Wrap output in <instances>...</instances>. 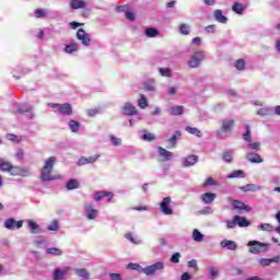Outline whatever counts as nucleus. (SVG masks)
<instances>
[{
	"label": "nucleus",
	"mask_w": 280,
	"mask_h": 280,
	"mask_svg": "<svg viewBox=\"0 0 280 280\" xmlns=\"http://www.w3.org/2000/svg\"><path fill=\"white\" fill-rule=\"evenodd\" d=\"M171 264H180V253H175L171 259Z\"/></svg>",
	"instance_id": "48"
},
{
	"label": "nucleus",
	"mask_w": 280,
	"mask_h": 280,
	"mask_svg": "<svg viewBox=\"0 0 280 280\" xmlns=\"http://www.w3.org/2000/svg\"><path fill=\"white\" fill-rule=\"evenodd\" d=\"M168 113L172 116L183 115V113H185V107L183 105L175 106V107H170Z\"/></svg>",
	"instance_id": "23"
},
{
	"label": "nucleus",
	"mask_w": 280,
	"mask_h": 280,
	"mask_svg": "<svg viewBox=\"0 0 280 280\" xmlns=\"http://www.w3.org/2000/svg\"><path fill=\"white\" fill-rule=\"evenodd\" d=\"M247 246H249V253L252 255H259V253H266L268 250V244L260 243L259 241H249Z\"/></svg>",
	"instance_id": "4"
},
{
	"label": "nucleus",
	"mask_w": 280,
	"mask_h": 280,
	"mask_svg": "<svg viewBox=\"0 0 280 280\" xmlns=\"http://www.w3.org/2000/svg\"><path fill=\"white\" fill-rule=\"evenodd\" d=\"M80 46L77 43H71L65 47L66 54H73V51H78Z\"/></svg>",
	"instance_id": "33"
},
{
	"label": "nucleus",
	"mask_w": 280,
	"mask_h": 280,
	"mask_svg": "<svg viewBox=\"0 0 280 280\" xmlns=\"http://www.w3.org/2000/svg\"><path fill=\"white\" fill-rule=\"evenodd\" d=\"M179 32L180 34H183L184 36H189V26L185 23H182L179 25Z\"/></svg>",
	"instance_id": "46"
},
{
	"label": "nucleus",
	"mask_w": 280,
	"mask_h": 280,
	"mask_svg": "<svg viewBox=\"0 0 280 280\" xmlns=\"http://www.w3.org/2000/svg\"><path fill=\"white\" fill-rule=\"evenodd\" d=\"M75 275H78V277H82L83 279L90 278L89 271H86V269H75Z\"/></svg>",
	"instance_id": "45"
},
{
	"label": "nucleus",
	"mask_w": 280,
	"mask_h": 280,
	"mask_svg": "<svg viewBox=\"0 0 280 280\" xmlns=\"http://www.w3.org/2000/svg\"><path fill=\"white\" fill-rule=\"evenodd\" d=\"M209 270H210V279L212 280L220 275V271L215 269V267H210Z\"/></svg>",
	"instance_id": "50"
},
{
	"label": "nucleus",
	"mask_w": 280,
	"mask_h": 280,
	"mask_svg": "<svg viewBox=\"0 0 280 280\" xmlns=\"http://www.w3.org/2000/svg\"><path fill=\"white\" fill-rule=\"evenodd\" d=\"M97 113H98V109H96V108L88 109L89 117H95V115H97Z\"/></svg>",
	"instance_id": "61"
},
{
	"label": "nucleus",
	"mask_w": 280,
	"mask_h": 280,
	"mask_svg": "<svg viewBox=\"0 0 280 280\" xmlns=\"http://www.w3.org/2000/svg\"><path fill=\"white\" fill-rule=\"evenodd\" d=\"M58 229H60V225L58 224V221H52L48 225V231H58Z\"/></svg>",
	"instance_id": "52"
},
{
	"label": "nucleus",
	"mask_w": 280,
	"mask_h": 280,
	"mask_svg": "<svg viewBox=\"0 0 280 280\" xmlns=\"http://www.w3.org/2000/svg\"><path fill=\"white\" fill-rule=\"evenodd\" d=\"M241 191H260L261 189V186L259 185H255V184H247L245 186H242L241 188Z\"/></svg>",
	"instance_id": "24"
},
{
	"label": "nucleus",
	"mask_w": 280,
	"mask_h": 280,
	"mask_svg": "<svg viewBox=\"0 0 280 280\" xmlns=\"http://www.w3.org/2000/svg\"><path fill=\"white\" fill-rule=\"evenodd\" d=\"M220 244L222 248H228V250H237V243L235 241L223 240Z\"/></svg>",
	"instance_id": "16"
},
{
	"label": "nucleus",
	"mask_w": 280,
	"mask_h": 280,
	"mask_svg": "<svg viewBox=\"0 0 280 280\" xmlns=\"http://www.w3.org/2000/svg\"><path fill=\"white\" fill-rule=\"evenodd\" d=\"M232 10L236 14H242V12H244V4H242L241 2H235L232 7Z\"/></svg>",
	"instance_id": "43"
},
{
	"label": "nucleus",
	"mask_w": 280,
	"mask_h": 280,
	"mask_svg": "<svg viewBox=\"0 0 280 280\" xmlns=\"http://www.w3.org/2000/svg\"><path fill=\"white\" fill-rule=\"evenodd\" d=\"M279 256L273 258H262L259 260L260 266H270V264L279 262Z\"/></svg>",
	"instance_id": "26"
},
{
	"label": "nucleus",
	"mask_w": 280,
	"mask_h": 280,
	"mask_svg": "<svg viewBox=\"0 0 280 280\" xmlns=\"http://www.w3.org/2000/svg\"><path fill=\"white\" fill-rule=\"evenodd\" d=\"M160 73L165 78H170V75H172V72L168 68H160Z\"/></svg>",
	"instance_id": "53"
},
{
	"label": "nucleus",
	"mask_w": 280,
	"mask_h": 280,
	"mask_svg": "<svg viewBox=\"0 0 280 280\" xmlns=\"http://www.w3.org/2000/svg\"><path fill=\"white\" fill-rule=\"evenodd\" d=\"M198 163V155H189L185 162L184 165L185 167H190L191 165H196Z\"/></svg>",
	"instance_id": "28"
},
{
	"label": "nucleus",
	"mask_w": 280,
	"mask_h": 280,
	"mask_svg": "<svg viewBox=\"0 0 280 280\" xmlns=\"http://www.w3.org/2000/svg\"><path fill=\"white\" fill-rule=\"evenodd\" d=\"M234 67L237 71H244L246 69V61L244 59H238L234 62Z\"/></svg>",
	"instance_id": "38"
},
{
	"label": "nucleus",
	"mask_w": 280,
	"mask_h": 280,
	"mask_svg": "<svg viewBox=\"0 0 280 280\" xmlns=\"http://www.w3.org/2000/svg\"><path fill=\"white\" fill-rule=\"evenodd\" d=\"M15 156L19 161H23V159H25V151L23 149H18Z\"/></svg>",
	"instance_id": "54"
},
{
	"label": "nucleus",
	"mask_w": 280,
	"mask_h": 280,
	"mask_svg": "<svg viewBox=\"0 0 280 280\" xmlns=\"http://www.w3.org/2000/svg\"><path fill=\"white\" fill-rule=\"evenodd\" d=\"M122 113L124 115H127V116H132V115H137V107H135L132 104L130 103H126L124 106H122Z\"/></svg>",
	"instance_id": "15"
},
{
	"label": "nucleus",
	"mask_w": 280,
	"mask_h": 280,
	"mask_svg": "<svg viewBox=\"0 0 280 280\" xmlns=\"http://www.w3.org/2000/svg\"><path fill=\"white\" fill-rule=\"evenodd\" d=\"M4 226L9 231H14V229H23V221H16L15 219H7L4 221Z\"/></svg>",
	"instance_id": "8"
},
{
	"label": "nucleus",
	"mask_w": 280,
	"mask_h": 280,
	"mask_svg": "<svg viewBox=\"0 0 280 280\" xmlns=\"http://www.w3.org/2000/svg\"><path fill=\"white\" fill-rule=\"evenodd\" d=\"M176 137H183V132L176 131V133L173 135V136L168 139V143H171V148H176V141H177V138H176Z\"/></svg>",
	"instance_id": "41"
},
{
	"label": "nucleus",
	"mask_w": 280,
	"mask_h": 280,
	"mask_svg": "<svg viewBox=\"0 0 280 280\" xmlns=\"http://www.w3.org/2000/svg\"><path fill=\"white\" fill-rule=\"evenodd\" d=\"M245 130L246 132L243 135V139L244 141H247V143H250V141L253 140V138L250 137V126L246 125Z\"/></svg>",
	"instance_id": "44"
},
{
	"label": "nucleus",
	"mask_w": 280,
	"mask_h": 280,
	"mask_svg": "<svg viewBox=\"0 0 280 280\" xmlns=\"http://www.w3.org/2000/svg\"><path fill=\"white\" fill-rule=\"evenodd\" d=\"M81 126L82 125H80V122L77 120L71 119L69 121V128H70L71 132H80Z\"/></svg>",
	"instance_id": "31"
},
{
	"label": "nucleus",
	"mask_w": 280,
	"mask_h": 280,
	"mask_svg": "<svg viewBox=\"0 0 280 280\" xmlns=\"http://www.w3.org/2000/svg\"><path fill=\"white\" fill-rule=\"evenodd\" d=\"M9 174H11V176L27 177V176H30V170H27L25 167H19V166L13 165L11 171L9 172Z\"/></svg>",
	"instance_id": "10"
},
{
	"label": "nucleus",
	"mask_w": 280,
	"mask_h": 280,
	"mask_svg": "<svg viewBox=\"0 0 280 280\" xmlns=\"http://www.w3.org/2000/svg\"><path fill=\"white\" fill-rule=\"evenodd\" d=\"M138 106H140V108H148V98L145 97V95L140 94V98L138 100Z\"/></svg>",
	"instance_id": "42"
},
{
	"label": "nucleus",
	"mask_w": 280,
	"mask_h": 280,
	"mask_svg": "<svg viewBox=\"0 0 280 280\" xmlns=\"http://www.w3.org/2000/svg\"><path fill=\"white\" fill-rule=\"evenodd\" d=\"M217 198L218 195H215V192H205L203 195H201V200L206 205H211V202H213V200H215Z\"/></svg>",
	"instance_id": "17"
},
{
	"label": "nucleus",
	"mask_w": 280,
	"mask_h": 280,
	"mask_svg": "<svg viewBox=\"0 0 280 280\" xmlns=\"http://www.w3.org/2000/svg\"><path fill=\"white\" fill-rule=\"evenodd\" d=\"M202 60H205V54L197 51L192 55V57L188 61V66L190 67V69H198Z\"/></svg>",
	"instance_id": "5"
},
{
	"label": "nucleus",
	"mask_w": 280,
	"mask_h": 280,
	"mask_svg": "<svg viewBox=\"0 0 280 280\" xmlns=\"http://www.w3.org/2000/svg\"><path fill=\"white\" fill-rule=\"evenodd\" d=\"M7 139L13 143H21L23 141V137L16 136L14 133H8Z\"/></svg>",
	"instance_id": "37"
},
{
	"label": "nucleus",
	"mask_w": 280,
	"mask_h": 280,
	"mask_svg": "<svg viewBox=\"0 0 280 280\" xmlns=\"http://www.w3.org/2000/svg\"><path fill=\"white\" fill-rule=\"evenodd\" d=\"M233 128H235V120L234 119L222 121L221 130L223 132H232Z\"/></svg>",
	"instance_id": "13"
},
{
	"label": "nucleus",
	"mask_w": 280,
	"mask_h": 280,
	"mask_svg": "<svg viewBox=\"0 0 280 280\" xmlns=\"http://www.w3.org/2000/svg\"><path fill=\"white\" fill-rule=\"evenodd\" d=\"M214 19L218 23H226V21H229V19L222 14V10L214 11Z\"/></svg>",
	"instance_id": "27"
},
{
	"label": "nucleus",
	"mask_w": 280,
	"mask_h": 280,
	"mask_svg": "<svg viewBox=\"0 0 280 280\" xmlns=\"http://www.w3.org/2000/svg\"><path fill=\"white\" fill-rule=\"evenodd\" d=\"M65 275H67V271L60 270V269H55V271L52 273V279L54 280L65 279Z\"/></svg>",
	"instance_id": "35"
},
{
	"label": "nucleus",
	"mask_w": 280,
	"mask_h": 280,
	"mask_svg": "<svg viewBox=\"0 0 280 280\" xmlns=\"http://www.w3.org/2000/svg\"><path fill=\"white\" fill-rule=\"evenodd\" d=\"M222 160L224 163H233V151H224L222 153Z\"/></svg>",
	"instance_id": "34"
},
{
	"label": "nucleus",
	"mask_w": 280,
	"mask_h": 280,
	"mask_svg": "<svg viewBox=\"0 0 280 280\" xmlns=\"http://www.w3.org/2000/svg\"><path fill=\"white\" fill-rule=\"evenodd\" d=\"M77 38L84 45V47H89L91 45V35L88 34L84 28H79L77 32Z\"/></svg>",
	"instance_id": "6"
},
{
	"label": "nucleus",
	"mask_w": 280,
	"mask_h": 280,
	"mask_svg": "<svg viewBox=\"0 0 280 280\" xmlns=\"http://www.w3.org/2000/svg\"><path fill=\"white\" fill-rule=\"evenodd\" d=\"M70 8L72 10H81L86 8V1L85 0H71L70 1Z\"/></svg>",
	"instance_id": "18"
},
{
	"label": "nucleus",
	"mask_w": 280,
	"mask_h": 280,
	"mask_svg": "<svg viewBox=\"0 0 280 280\" xmlns=\"http://www.w3.org/2000/svg\"><path fill=\"white\" fill-rule=\"evenodd\" d=\"M109 277L112 280H122L119 273H110Z\"/></svg>",
	"instance_id": "63"
},
{
	"label": "nucleus",
	"mask_w": 280,
	"mask_h": 280,
	"mask_svg": "<svg viewBox=\"0 0 280 280\" xmlns=\"http://www.w3.org/2000/svg\"><path fill=\"white\" fill-rule=\"evenodd\" d=\"M85 213L88 220H95L97 218V209L93 208L91 203L85 205Z\"/></svg>",
	"instance_id": "12"
},
{
	"label": "nucleus",
	"mask_w": 280,
	"mask_h": 280,
	"mask_svg": "<svg viewBox=\"0 0 280 280\" xmlns=\"http://www.w3.org/2000/svg\"><path fill=\"white\" fill-rule=\"evenodd\" d=\"M126 19H128V21H135L136 16L132 12H126L125 14Z\"/></svg>",
	"instance_id": "62"
},
{
	"label": "nucleus",
	"mask_w": 280,
	"mask_h": 280,
	"mask_svg": "<svg viewBox=\"0 0 280 280\" xmlns=\"http://www.w3.org/2000/svg\"><path fill=\"white\" fill-rule=\"evenodd\" d=\"M235 222L241 229L250 226V221H247L246 217L235 215Z\"/></svg>",
	"instance_id": "20"
},
{
	"label": "nucleus",
	"mask_w": 280,
	"mask_h": 280,
	"mask_svg": "<svg viewBox=\"0 0 280 280\" xmlns=\"http://www.w3.org/2000/svg\"><path fill=\"white\" fill-rule=\"evenodd\" d=\"M211 185H215V179H213V177H209L205 183H203V187H209Z\"/></svg>",
	"instance_id": "58"
},
{
	"label": "nucleus",
	"mask_w": 280,
	"mask_h": 280,
	"mask_svg": "<svg viewBox=\"0 0 280 280\" xmlns=\"http://www.w3.org/2000/svg\"><path fill=\"white\" fill-rule=\"evenodd\" d=\"M158 152H159V156H162L164 161H170V159H172L173 156V153L171 151H167L163 147H159Z\"/></svg>",
	"instance_id": "21"
},
{
	"label": "nucleus",
	"mask_w": 280,
	"mask_h": 280,
	"mask_svg": "<svg viewBox=\"0 0 280 280\" xmlns=\"http://www.w3.org/2000/svg\"><path fill=\"white\" fill-rule=\"evenodd\" d=\"M262 231H272V225L270 223H264L260 225Z\"/></svg>",
	"instance_id": "59"
},
{
	"label": "nucleus",
	"mask_w": 280,
	"mask_h": 280,
	"mask_svg": "<svg viewBox=\"0 0 280 280\" xmlns=\"http://www.w3.org/2000/svg\"><path fill=\"white\" fill-rule=\"evenodd\" d=\"M186 132H189V135H195V137H202V131L196 127H186Z\"/></svg>",
	"instance_id": "39"
},
{
	"label": "nucleus",
	"mask_w": 280,
	"mask_h": 280,
	"mask_svg": "<svg viewBox=\"0 0 280 280\" xmlns=\"http://www.w3.org/2000/svg\"><path fill=\"white\" fill-rule=\"evenodd\" d=\"M18 113H32V107L31 106L21 107L18 109Z\"/></svg>",
	"instance_id": "60"
},
{
	"label": "nucleus",
	"mask_w": 280,
	"mask_h": 280,
	"mask_svg": "<svg viewBox=\"0 0 280 280\" xmlns=\"http://www.w3.org/2000/svg\"><path fill=\"white\" fill-rule=\"evenodd\" d=\"M192 240L195 242H202V240H205V235L202 233H200V231H198L197 229H195L192 231Z\"/></svg>",
	"instance_id": "40"
},
{
	"label": "nucleus",
	"mask_w": 280,
	"mask_h": 280,
	"mask_svg": "<svg viewBox=\"0 0 280 280\" xmlns=\"http://www.w3.org/2000/svg\"><path fill=\"white\" fill-rule=\"evenodd\" d=\"M100 154H95V155H91L89 158H85V156H81L79 159V161L77 162V165L79 167H82V165H89V164H93L97 161V159H100Z\"/></svg>",
	"instance_id": "9"
},
{
	"label": "nucleus",
	"mask_w": 280,
	"mask_h": 280,
	"mask_svg": "<svg viewBox=\"0 0 280 280\" xmlns=\"http://www.w3.org/2000/svg\"><path fill=\"white\" fill-rule=\"evenodd\" d=\"M233 209H238L240 211H250V208L240 200H232Z\"/></svg>",
	"instance_id": "19"
},
{
	"label": "nucleus",
	"mask_w": 280,
	"mask_h": 280,
	"mask_svg": "<svg viewBox=\"0 0 280 280\" xmlns=\"http://www.w3.org/2000/svg\"><path fill=\"white\" fill-rule=\"evenodd\" d=\"M257 115H261L262 117H266V115H268V109L267 108H260L257 112Z\"/></svg>",
	"instance_id": "64"
},
{
	"label": "nucleus",
	"mask_w": 280,
	"mask_h": 280,
	"mask_svg": "<svg viewBox=\"0 0 280 280\" xmlns=\"http://www.w3.org/2000/svg\"><path fill=\"white\" fill-rule=\"evenodd\" d=\"M144 34L148 38H156V36H159V31L154 27H149L145 28Z\"/></svg>",
	"instance_id": "32"
},
{
	"label": "nucleus",
	"mask_w": 280,
	"mask_h": 280,
	"mask_svg": "<svg viewBox=\"0 0 280 280\" xmlns=\"http://www.w3.org/2000/svg\"><path fill=\"white\" fill-rule=\"evenodd\" d=\"M172 202V198L166 197L163 199V201L160 203V209L164 215H172L174 213V210L170 208V203Z\"/></svg>",
	"instance_id": "7"
},
{
	"label": "nucleus",
	"mask_w": 280,
	"mask_h": 280,
	"mask_svg": "<svg viewBox=\"0 0 280 280\" xmlns=\"http://www.w3.org/2000/svg\"><path fill=\"white\" fill-rule=\"evenodd\" d=\"M50 108H58L59 115L71 117L73 115V107L69 103L60 104V103H48Z\"/></svg>",
	"instance_id": "3"
},
{
	"label": "nucleus",
	"mask_w": 280,
	"mask_h": 280,
	"mask_svg": "<svg viewBox=\"0 0 280 280\" xmlns=\"http://www.w3.org/2000/svg\"><path fill=\"white\" fill-rule=\"evenodd\" d=\"M127 268L129 270H137V272H143L144 275H147V277H152V275H156L158 270H163L165 268V264H163V261H158L153 265H150L145 268L141 267V265L137 264V262H129L127 265Z\"/></svg>",
	"instance_id": "1"
},
{
	"label": "nucleus",
	"mask_w": 280,
	"mask_h": 280,
	"mask_svg": "<svg viewBox=\"0 0 280 280\" xmlns=\"http://www.w3.org/2000/svg\"><path fill=\"white\" fill-rule=\"evenodd\" d=\"M245 176L246 173H244V171L237 170L228 175V178H244Z\"/></svg>",
	"instance_id": "36"
},
{
	"label": "nucleus",
	"mask_w": 280,
	"mask_h": 280,
	"mask_svg": "<svg viewBox=\"0 0 280 280\" xmlns=\"http://www.w3.org/2000/svg\"><path fill=\"white\" fill-rule=\"evenodd\" d=\"M245 159L249 161V163H264L261 155L253 152L246 153Z\"/></svg>",
	"instance_id": "14"
},
{
	"label": "nucleus",
	"mask_w": 280,
	"mask_h": 280,
	"mask_svg": "<svg viewBox=\"0 0 280 280\" xmlns=\"http://www.w3.org/2000/svg\"><path fill=\"white\" fill-rule=\"evenodd\" d=\"M12 163H10V162H8V161H5V160H3V159H0V170H1V172H11V170H12Z\"/></svg>",
	"instance_id": "25"
},
{
	"label": "nucleus",
	"mask_w": 280,
	"mask_h": 280,
	"mask_svg": "<svg viewBox=\"0 0 280 280\" xmlns=\"http://www.w3.org/2000/svg\"><path fill=\"white\" fill-rule=\"evenodd\" d=\"M104 198H108V202H110V200H113V198H115V194L110 192V191H96L94 194V200L96 202H100V200L104 199Z\"/></svg>",
	"instance_id": "11"
},
{
	"label": "nucleus",
	"mask_w": 280,
	"mask_h": 280,
	"mask_svg": "<svg viewBox=\"0 0 280 280\" xmlns=\"http://www.w3.org/2000/svg\"><path fill=\"white\" fill-rule=\"evenodd\" d=\"M188 267L194 268V270L198 272V261L196 259L188 261Z\"/></svg>",
	"instance_id": "55"
},
{
	"label": "nucleus",
	"mask_w": 280,
	"mask_h": 280,
	"mask_svg": "<svg viewBox=\"0 0 280 280\" xmlns=\"http://www.w3.org/2000/svg\"><path fill=\"white\" fill-rule=\"evenodd\" d=\"M46 253L48 255H58V256L62 255V250H60L56 247H50V248L46 249Z\"/></svg>",
	"instance_id": "47"
},
{
	"label": "nucleus",
	"mask_w": 280,
	"mask_h": 280,
	"mask_svg": "<svg viewBox=\"0 0 280 280\" xmlns=\"http://www.w3.org/2000/svg\"><path fill=\"white\" fill-rule=\"evenodd\" d=\"M34 12H35L36 19H45V16H47V12H45L44 10L35 9Z\"/></svg>",
	"instance_id": "49"
},
{
	"label": "nucleus",
	"mask_w": 280,
	"mask_h": 280,
	"mask_svg": "<svg viewBox=\"0 0 280 280\" xmlns=\"http://www.w3.org/2000/svg\"><path fill=\"white\" fill-rule=\"evenodd\" d=\"M235 226H237V221H235V217L233 218L232 221H226L228 229H235Z\"/></svg>",
	"instance_id": "56"
},
{
	"label": "nucleus",
	"mask_w": 280,
	"mask_h": 280,
	"mask_svg": "<svg viewBox=\"0 0 280 280\" xmlns=\"http://www.w3.org/2000/svg\"><path fill=\"white\" fill-rule=\"evenodd\" d=\"M55 164H56V156H50L47 159V161L44 163V166L42 168L40 180H43L44 183L54 180L51 173L54 172Z\"/></svg>",
	"instance_id": "2"
},
{
	"label": "nucleus",
	"mask_w": 280,
	"mask_h": 280,
	"mask_svg": "<svg viewBox=\"0 0 280 280\" xmlns=\"http://www.w3.org/2000/svg\"><path fill=\"white\" fill-rule=\"evenodd\" d=\"M66 187H67L68 191H71L73 189H79L80 183L78 182V179H69Z\"/></svg>",
	"instance_id": "29"
},
{
	"label": "nucleus",
	"mask_w": 280,
	"mask_h": 280,
	"mask_svg": "<svg viewBox=\"0 0 280 280\" xmlns=\"http://www.w3.org/2000/svg\"><path fill=\"white\" fill-rule=\"evenodd\" d=\"M27 224L31 233L33 234L40 233V225H38V223H36L34 220L30 219L27 221Z\"/></svg>",
	"instance_id": "22"
},
{
	"label": "nucleus",
	"mask_w": 280,
	"mask_h": 280,
	"mask_svg": "<svg viewBox=\"0 0 280 280\" xmlns=\"http://www.w3.org/2000/svg\"><path fill=\"white\" fill-rule=\"evenodd\" d=\"M143 141H148L149 143H152V141H156V136L152 132H148L147 130L143 131L142 135Z\"/></svg>",
	"instance_id": "30"
},
{
	"label": "nucleus",
	"mask_w": 280,
	"mask_h": 280,
	"mask_svg": "<svg viewBox=\"0 0 280 280\" xmlns=\"http://www.w3.org/2000/svg\"><path fill=\"white\" fill-rule=\"evenodd\" d=\"M249 150H261V144L259 142H249L248 144Z\"/></svg>",
	"instance_id": "51"
},
{
	"label": "nucleus",
	"mask_w": 280,
	"mask_h": 280,
	"mask_svg": "<svg viewBox=\"0 0 280 280\" xmlns=\"http://www.w3.org/2000/svg\"><path fill=\"white\" fill-rule=\"evenodd\" d=\"M113 145H121V140L115 136H110Z\"/></svg>",
	"instance_id": "57"
}]
</instances>
